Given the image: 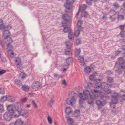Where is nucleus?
I'll use <instances>...</instances> for the list:
<instances>
[{
  "label": "nucleus",
  "mask_w": 125,
  "mask_h": 125,
  "mask_svg": "<svg viewBox=\"0 0 125 125\" xmlns=\"http://www.w3.org/2000/svg\"><path fill=\"white\" fill-rule=\"evenodd\" d=\"M8 112H6L4 115V119L7 121H10L12 118V115L14 116L15 106L9 105L7 106Z\"/></svg>",
  "instance_id": "1"
},
{
  "label": "nucleus",
  "mask_w": 125,
  "mask_h": 125,
  "mask_svg": "<svg viewBox=\"0 0 125 125\" xmlns=\"http://www.w3.org/2000/svg\"><path fill=\"white\" fill-rule=\"evenodd\" d=\"M7 30H4L3 32V37L7 44H11L13 41L11 38L9 36L10 35V33L9 31V28L7 29Z\"/></svg>",
  "instance_id": "2"
},
{
  "label": "nucleus",
  "mask_w": 125,
  "mask_h": 125,
  "mask_svg": "<svg viewBox=\"0 0 125 125\" xmlns=\"http://www.w3.org/2000/svg\"><path fill=\"white\" fill-rule=\"evenodd\" d=\"M83 94L81 93H79L78 94L79 97L82 99H87L90 94L89 91L88 90H84L83 91Z\"/></svg>",
  "instance_id": "3"
},
{
  "label": "nucleus",
  "mask_w": 125,
  "mask_h": 125,
  "mask_svg": "<svg viewBox=\"0 0 125 125\" xmlns=\"http://www.w3.org/2000/svg\"><path fill=\"white\" fill-rule=\"evenodd\" d=\"M11 44H7L6 46L8 56L12 58H13L14 57V53L13 52V47Z\"/></svg>",
  "instance_id": "4"
},
{
  "label": "nucleus",
  "mask_w": 125,
  "mask_h": 125,
  "mask_svg": "<svg viewBox=\"0 0 125 125\" xmlns=\"http://www.w3.org/2000/svg\"><path fill=\"white\" fill-rule=\"evenodd\" d=\"M119 95L117 93H115L112 95V103L110 104L111 106L112 104H116L118 102V97Z\"/></svg>",
  "instance_id": "5"
},
{
  "label": "nucleus",
  "mask_w": 125,
  "mask_h": 125,
  "mask_svg": "<svg viewBox=\"0 0 125 125\" xmlns=\"http://www.w3.org/2000/svg\"><path fill=\"white\" fill-rule=\"evenodd\" d=\"M74 2V0H67L66 2L64 4L66 9H70L72 8V4Z\"/></svg>",
  "instance_id": "6"
},
{
  "label": "nucleus",
  "mask_w": 125,
  "mask_h": 125,
  "mask_svg": "<svg viewBox=\"0 0 125 125\" xmlns=\"http://www.w3.org/2000/svg\"><path fill=\"white\" fill-rule=\"evenodd\" d=\"M15 61L17 68L19 69H22L23 68L22 64L21 59L19 58H17Z\"/></svg>",
  "instance_id": "7"
},
{
  "label": "nucleus",
  "mask_w": 125,
  "mask_h": 125,
  "mask_svg": "<svg viewBox=\"0 0 125 125\" xmlns=\"http://www.w3.org/2000/svg\"><path fill=\"white\" fill-rule=\"evenodd\" d=\"M76 100L74 96H72L71 98L67 99L66 102V103L69 105H73L75 102Z\"/></svg>",
  "instance_id": "8"
},
{
  "label": "nucleus",
  "mask_w": 125,
  "mask_h": 125,
  "mask_svg": "<svg viewBox=\"0 0 125 125\" xmlns=\"http://www.w3.org/2000/svg\"><path fill=\"white\" fill-rule=\"evenodd\" d=\"M15 107V111H14V117L17 118L20 116V115H22L23 114H24V112H26L25 110L24 109H22L21 111H19L18 109H16V106Z\"/></svg>",
  "instance_id": "9"
},
{
  "label": "nucleus",
  "mask_w": 125,
  "mask_h": 125,
  "mask_svg": "<svg viewBox=\"0 0 125 125\" xmlns=\"http://www.w3.org/2000/svg\"><path fill=\"white\" fill-rule=\"evenodd\" d=\"M91 92L92 94H90L89 96L91 99H95L96 98V95L94 93H96L100 92L99 90H91Z\"/></svg>",
  "instance_id": "10"
},
{
  "label": "nucleus",
  "mask_w": 125,
  "mask_h": 125,
  "mask_svg": "<svg viewBox=\"0 0 125 125\" xmlns=\"http://www.w3.org/2000/svg\"><path fill=\"white\" fill-rule=\"evenodd\" d=\"M106 103L105 101H104L103 102L100 100H96V104L98 107V108L99 109H101L102 107L104 106Z\"/></svg>",
  "instance_id": "11"
},
{
  "label": "nucleus",
  "mask_w": 125,
  "mask_h": 125,
  "mask_svg": "<svg viewBox=\"0 0 125 125\" xmlns=\"http://www.w3.org/2000/svg\"><path fill=\"white\" fill-rule=\"evenodd\" d=\"M3 98H5L4 100H7L11 102H14L15 100V98L12 96H9L8 97L4 96L2 97L1 99Z\"/></svg>",
  "instance_id": "12"
},
{
  "label": "nucleus",
  "mask_w": 125,
  "mask_h": 125,
  "mask_svg": "<svg viewBox=\"0 0 125 125\" xmlns=\"http://www.w3.org/2000/svg\"><path fill=\"white\" fill-rule=\"evenodd\" d=\"M99 89H107L108 88V84L106 82H103L101 83L100 86H98Z\"/></svg>",
  "instance_id": "13"
},
{
  "label": "nucleus",
  "mask_w": 125,
  "mask_h": 125,
  "mask_svg": "<svg viewBox=\"0 0 125 125\" xmlns=\"http://www.w3.org/2000/svg\"><path fill=\"white\" fill-rule=\"evenodd\" d=\"M62 18L64 21H70L71 20L72 17L66 14H64L62 16Z\"/></svg>",
  "instance_id": "14"
},
{
  "label": "nucleus",
  "mask_w": 125,
  "mask_h": 125,
  "mask_svg": "<svg viewBox=\"0 0 125 125\" xmlns=\"http://www.w3.org/2000/svg\"><path fill=\"white\" fill-rule=\"evenodd\" d=\"M78 60H79V62L80 63H83V64H81L82 66H85L86 64L84 62V58L83 56H79Z\"/></svg>",
  "instance_id": "15"
},
{
  "label": "nucleus",
  "mask_w": 125,
  "mask_h": 125,
  "mask_svg": "<svg viewBox=\"0 0 125 125\" xmlns=\"http://www.w3.org/2000/svg\"><path fill=\"white\" fill-rule=\"evenodd\" d=\"M73 59L71 57L67 58L66 60V66H68L70 65V64L72 62Z\"/></svg>",
  "instance_id": "16"
},
{
  "label": "nucleus",
  "mask_w": 125,
  "mask_h": 125,
  "mask_svg": "<svg viewBox=\"0 0 125 125\" xmlns=\"http://www.w3.org/2000/svg\"><path fill=\"white\" fill-rule=\"evenodd\" d=\"M11 28V26L10 25H8L6 27L4 25V24L2 23L0 25V29H5L6 30L7 29L9 28L10 29Z\"/></svg>",
  "instance_id": "17"
},
{
  "label": "nucleus",
  "mask_w": 125,
  "mask_h": 125,
  "mask_svg": "<svg viewBox=\"0 0 125 125\" xmlns=\"http://www.w3.org/2000/svg\"><path fill=\"white\" fill-rule=\"evenodd\" d=\"M63 31L64 33H69L72 31V30L69 26L65 27L63 29Z\"/></svg>",
  "instance_id": "18"
},
{
  "label": "nucleus",
  "mask_w": 125,
  "mask_h": 125,
  "mask_svg": "<svg viewBox=\"0 0 125 125\" xmlns=\"http://www.w3.org/2000/svg\"><path fill=\"white\" fill-rule=\"evenodd\" d=\"M14 123L16 125H24V122L21 119L17 120Z\"/></svg>",
  "instance_id": "19"
},
{
  "label": "nucleus",
  "mask_w": 125,
  "mask_h": 125,
  "mask_svg": "<svg viewBox=\"0 0 125 125\" xmlns=\"http://www.w3.org/2000/svg\"><path fill=\"white\" fill-rule=\"evenodd\" d=\"M95 83L96 89H99V87H98V86H100L101 83L100 82V79H96L94 81Z\"/></svg>",
  "instance_id": "20"
},
{
  "label": "nucleus",
  "mask_w": 125,
  "mask_h": 125,
  "mask_svg": "<svg viewBox=\"0 0 125 125\" xmlns=\"http://www.w3.org/2000/svg\"><path fill=\"white\" fill-rule=\"evenodd\" d=\"M15 83L19 87H21L22 86V84L21 82L18 79H16L14 81Z\"/></svg>",
  "instance_id": "21"
},
{
  "label": "nucleus",
  "mask_w": 125,
  "mask_h": 125,
  "mask_svg": "<svg viewBox=\"0 0 125 125\" xmlns=\"http://www.w3.org/2000/svg\"><path fill=\"white\" fill-rule=\"evenodd\" d=\"M80 115V111L79 110H76L73 114V116L75 117H78Z\"/></svg>",
  "instance_id": "22"
},
{
  "label": "nucleus",
  "mask_w": 125,
  "mask_h": 125,
  "mask_svg": "<svg viewBox=\"0 0 125 125\" xmlns=\"http://www.w3.org/2000/svg\"><path fill=\"white\" fill-rule=\"evenodd\" d=\"M87 7V6L86 5L83 4L81 6H80L79 9L80 10H81L82 12H84Z\"/></svg>",
  "instance_id": "23"
},
{
  "label": "nucleus",
  "mask_w": 125,
  "mask_h": 125,
  "mask_svg": "<svg viewBox=\"0 0 125 125\" xmlns=\"http://www.w3.org/2000/svg\"><path fill=\"white\" fill-rule=\"evenodd\" d=\"M121 59V60L119 62L120 65L121 66V68L125 69V63L123 62V60L121 58H119V59Z\"/></svg>",
  "instance_id": "24"
},
{
  "label": "nucleus",
  "mask_w": 125,
  "mask_h": 125,
  "mask_svg": "<svg viewBox=\"0 0 125 125\" xmlns=\"http://www.w3.org/2000/svg\"><path fill=\"white\" fill-rule=\"evenodd\" d=\"M74 35L72 31L69 33L68 35V39L70 40H73L74 39Z\"/></svg>",
  "instance_id": "25"
},
{
  "label": "nucleus",
  "mask_w": 125,
  "mask_h": 125,
  "mask_svg": "<svg viewBox=\"0 0 125 125\" xmlns=\"http://www.w3.org/2000/svg\"><path fill=\"white\" fill-rule=\"evenodd\" d=\"M66 48L68 49H71L72 46V43L69 41H66L65 42Z\"/></svg>",
  "instance_id": "26"
},
{
  "label": "nucleus",
  "mask_w": 125,
  "mask_h": 125,
  "mask_svg": "<svg viewBox=\"0 0 125 125\" xmlns=\"http://www.w3.org/2000/svg\"><path fill=\"white\" fill-rule=\"evenodd\" d=\"M67 122L68 123L69 125H73V120L71 118H68Z\"/></svg>",
  "instance_id": "27"
},
{
  "label": "nucleus",
  "mask_w": 125,
  "mask_h": 125,
  "mask_svg": "<svg viewBox=\"0 0 125 125\" xmlns=\"http://www.w3.org/2000/svg\"><path fill=\"white\" fill-rule=\"evenodd\" d=\"M107 82L109 83H112L114 80V78L108 76L106 77Z\"/></svg>",
  "instance_id": "28"
},
{
  "label": "nucleus",
  "mask_w": 125,
  "mask_h": 125,
  "mask_svg": "<svg viewBox=\"0 0 125 125\" xmlns=\"http://www.w3.org/2000/svg\"><path fill=\"white\" fill-rule=\"evenodd\" d=\"M70 22V21H63L62 22V27H68L69 25L68 24V23Z\"/></svg>",
  "instance_id": "29"
},
{
  "label": "nucleus",
  "mask_w": 125,
  "mask_h": 125,
  "mask_svg": "<svg viewBox=\"0 0 125 125\" xmlns=\"http://www.w3.org/2000/svg\"><path fill=\"white\" fill-rule=\"evenodd\" d=\"M72 110L69 107H67L65 110V112L68 115H69L71 112Z\"/></svg>",
  "instance_id": "30"
},
{
  "label": "nucleus",
  "mask_w": 125,
  "mask_h": 125,
  "mask_svg": "<svg viewBox=\"0 0 125 125\" xmlns=\"http://www.w3.org/2000/svg\"><path fill=\"white\" fill-rule=\"evenodd\" d=\"M91 71V69L90 67L87 66L84 69L85 72L87 73H90Z\"/></svg>",
  "instance_id": "31"
},
{
  "label": "nucleus",
  "mask_w": 125,
  "mask_h": 125,
  "mask_svg": "<svg viewBox=\"0 0 125 125\" xmlns=\"http://www.w3.org/2000/svg\"><path fill=\"white\" fill-rule=\"evenodd\" d=\"M27 75L24 72H21L19 76L21 77V78L24 79L26 77Z\"/></svg>",
  "instance_id": "32"
},
{
  "label": "nucleus",
  "mask_w": 125,
  "mask_h": 125,
  "mask_svg": "<svg viewBox=\"0 0 125 125\" xmlns=\"http://www.w3.org/2000/svg\"><path fill=\"white\" fill-rule=\"evenodd\" d=\"M22 87L23 90L25 91H28L29 89V87L28 86L25 85H22Z\"/></svg>",
  "instance_id": "33"
},
{
  "label": "nucleus",
  "mask_w": 125,
  "mask_h": 125,
  "mask_svg": "<svg viewBox=\"0 0 125 125\" xmlns=\"http://www.w3.org/2000/svg\"><path fill=\"white\" fill-rule=\"evenodd\" d=\"M54 103V100H50L48 103V106L49 107H51L53 105Z\"/></svg>",
  "instance_id": "34"
},
{
  "label": "nucleus",
  "mask_w": 125,
  "mask_h": 125,
  "mask_svg": "<svg viewBox=\"0 0 125 125\" xmlns=\"http://www.w3.org/2000/svg\"><path fill=\"white\" fill-rule=\"evenodd\" d=\"M81 52V51L80 49H76L75 52V53L76 56H78Z\"/></svg>",
  "instance_id": "35"
},
{
  "label": "nucleus",
  "mask_w": 125,
  "mask_h": 125,
  "mask_svg": "<svg viewBox=\"0 0 125 125\" xmlns=\"http://www.w3.org/2000/svg\"><path fill=\"white\" fill-rule=\"evenodd\" d=\"M35 83L36 84L35 86L37 88H41L42 85L40 84L39 82L37 81L35 82Z\"/></svg>",
  "instance_id": "36"
},
{
  "label": "nucleus",
  "mask_w": 125,
  "mask_h": 125,
  "mask_svg": "<svg viewBox=\"0 0 125 125\" xmlns=\"http://www.w3.org/2000/svg\"><path fill=\"white\" fill-rule=\"evenodd\" d=\"M95 75H92L89 76V78L90 80L94 81L95 80Z\"/></svg>",
  "instance_id": "37"
},
{
  "label": "nucleus",
  "mask_w": 125,
  "mask_h": 125,
  "mask_svg": "<svg viewBox=\"0 0 125 125\" xmlns=\"http://www.w3.org/2000/svg\"><path fill=\"white\" fill-rule=\"evenodd\" d=\"M54 77L55 79L58 80L61 77V76L58 74L55 73L54 75Z\"/></svg>",
  "instance_id": "38"
},
{
  "label": "nucleus",
  "mask_w": 125,
  "mask_h": 125,
  "mask_svg": "<svg viewBox=\"0 0 125 125\" xmlns=\"http://www.w3.org/2000/svg\"><path fill=\"white\" fill-rule=\"evenodd\" d=\"M69 49H66L65 51V54L66 55H68L71 54L72 53V52Z\"/></svg>",
  "instance_id": "39"
},
{
  "label": "nucleus",
  "mask_w": 125,
  "mask_h": 125,
  "mask_svg": "<svg viewBox=\"0 0 125 125\" xmlns=\"http://www.w3.org/2000/svg\"><path fill=\"white\" fill-rule=\"evenodd\" d=\"M83 22L82 21L79 20L77 22V27L81 26V25H82Z\"/></svg>",
  "instance_id": "40"
},
{
  "label": "nucleus",
  "mask_w": 125,
  "mask_h": 125,
  "mask_svg": "<svg viewBox=\"0 0 125 125\" xmlns=\"http://www.w3.org/2000/svg\"><path fill=\"white\" fill-rule=\"evenodd\" d=\"M48 96L49 98L51 100H53V99L54 98V95L52 94H48Z\"/></svg>",
  "instance_id": "41"
},
{
  "label": "nucleus",
  "mask_w": 125,
  "mask_h": 125,
  "mask_svg": "<svg viewBox=\"0 0 125 125\" xmlns=\"http://www.w3.org/2000/svg\"><path fill=\"white\" fill-rule=\"evenodd\" d=\"M47 119V120H48V121L49 123L50 124H52V121L51 118L50 117V116H49L48 117Z\"/></svg>",
  "instance_id": "42"
},
{
  "label": "nucleus",
  "mask_w": 125,
  "mask_h": 125,
  "mask_svg": "<svg viewBox=\"0 0 125 125\" xmlns=\"http://www.w3.org/2000/svg\"><path fill=\"white\" fill-rule=\"evenodd\" d=\"M113 6L115 9L118 8L119 7V4L117 3H116L114 4Z\"/></svg>",
  "instance_id": "43"
},
{
  "label": "nucleus",
  "mask_w": 125,
  "mask_h": 125,
  "mask_svg": "<svg viewBox=\"0 0 125 125\" xmlns=\"http://www.w3.org/2000/svg\"><path fill=\"white\" fill-rule=\"evenodd\" d=\"M80 98V99L79 100V103L80 104H82L84 103V100H86V99H84L81 98Z\"/></svg>",
  "instance_id": "44"
},
{
  "label": "nucleus",
  "mask_w": 125,
  "mask_h": 125,
  "mask_svg": "<svg viewBox=\"0 0 125 125\" xmlns=\"http://www.w3.org/2000/svg\"><path fill=\"white\" fill-rule=\"evenodd\" d=\"M5 93V91L3 88H0V94H3Z\"/></svg>",
  "instance_id": "45"
},
{
  "label": "nucleus",
  "mask_w": 125,
  "mask_h": 125,
  "mask_svg": "<svg viewBox=\"0 0 125 125\" xmlns=\"http://www.w3.org/2000/svg\"><path fill=\"white\" fill-rule=\"evenodd\" d=\"M72 11L73 10H72V8H71V9H66L65 10V12L66 13H69L72 12Z\"/></svg>",
  "instance_id": "46"
},
{
  "label": "nucleus",
  "mask_w": 125,
  "mask_h": 125,
  "mask_svg": "<svg viewBox=\"0 0 125 125\" xmlns=\"http://www.w3.org/2000/svg\"><path fill=\"white\" fill-rule=\"evenodd\" d=\"M80 33V31L79 30H77L75 32V35L76 37L78 36Z\"/></svg>",
  "instance_id": "47"
},
{
  "label": "nucleus",
  "mask_w": 125,
  "mask_h": 125,
  "mask_svg": "<svg viewBox=\"0 0 125 125\" xmlns=\"http://www.w3.org/2000/svg\"><path fill=\"white\" fill-rule=\"evenodd\" d=\"M4 111L3 105L0 104V113L3 112Z\"/></svg>",
  "instance_id": "48"
},
{
  "label": "nucleus",
  "mask_w": 125,
  "mask_h": 125,
  "mask_svg": "<svg viewBox=\"0 0 125 125\" xmlns=\"http://www.w3.org/2000/svg\"><path fill=\"white\" fill-rule=\"evenodd\" d=\"M88 103L90 105H93V100L91 99L89 100L88 101Z\"/></svg>",
  "instance_id": "49"
},
{
  "label": "nucleus",
  "mask_w": 125,
  "mask_h": 125,
  "mask_svg": "<svg viewBox=\"0 0 125 125\" xmlns=\"http://www.w3.org/2000/svg\"><path fill=\"white\" fill-rule=\"evenodd\" d=\"M120 34L122 37L125 36V32L124 31H122L120 33Z\"/></svg>",
  "instance_id": "50"
},
{
  "label": "nucleus",
  "mask_w": 125,
  "mask_h": 125,
  "mask_svg": "<svg viewBox=\"0 0 125 125\" xmlns=\"http://www.w3.org/2000/svg\"><path fill=\"white\" fill-rule=\"evenodd\" d=\"M78 30H79V31L80 32V31H83V28L81 26H79L77 27V29Z\"/></svg>",
  "instance_id": "51"
},
{
  "label": "nucleus",
  "mask_w": 125,
  "mask_h": 125,
  "mask_svg": "<svg viewBox=\"0 0 125 125\" xmlns=\"http://www.w3.org/2000/svg\"><path fill=\"white\" fill-rule=\"evenodd\" d=\"M92 0H87L86 3L89 5H91L92 4Z\"/></svg>",
  "instance_id": "52"
},
{
  "label": "nucleus",
  "mask_w": 125,
  "mask_h": 125,
  "mask_svg": "<svg viewBox=\"0 0 125 125\" xmlns=\"http://www.w3.org/2000/svg\"><path fill=\"white\" fill-rule=\"evenodd\" d=\"M118 20H121V19H123L124 18V16L122 15H120L118 16Z\"/></svg>",
  "instance_id": "53"
},
{
  "label": "nucleus",
  "mask_w": 125,
  "mask_h": 125,
  "mask_svg": "<svg viewBox=\"0 0 125 125\" xmlns=\"http://www.w3.org/2000/svg\"><path fill=\"white\" fill-rule=\"evenodd\" d=\"M84 13H83V15L82 16L84 17H87L88 15V13L86 12H84Z\"/></svg>",
  "instance_id": "54"
},
{
  "label": "nucleus",
  "mask_w": 125,
  "mask_h": 125,
  "mask_svg": "<svg viewBox=\"0 0 125 125\" xmlns=\"http://www.w3.org/2000/svg\"><path fill=\"white\" fill-rule=\"evenodd\" d=\"M32 103L33 105V106L34 107H35V108L37 107V106L34 100H32Z\"/></svg>",
  "instance_id": "55"
},
{
  "label": "nucleus",
  "mask_w": 125,
  "mask_h": 125,
  "mask_svg": "<svg viewBox=\"0 0 125 125\" xmlns=\"http://www.w3.org/2000/svg\"><path fill=\"white\" fill-rule=\"evenodd\" d=\"M24 114H23L21 115L24 117L25 118H27L28 116V115L27 114H26V112H24Z\"/></svg>",
  "instance_id": "56"
},
{
  "label": "nucleus",
  "mask_w": 125,
  "mask_h": 125,
  "mask_svg": "<svg viewBox=\"0 0 125 125\" xmlns=\"http://www.w3.org/2000/svg\"><path fill=\"white\" fill-rule=\"evenodd\" d=\"M76 41L77 44H80L81 40L80 39H78L76 40Z\"/></svg>",
  "instance_id": "57"
},
{
  "label": "nucleus",
  "mask_w": 125,
  "mask_h": 125,
  "mask_svg": "<svg viewBox=\"0 0 125 125\" xmlns=\"http://www.w3.org/2000/svg\"><path fill=\"white\" fill-rule=\"evenodd\" d=\"M87 85H88V86L89 87H91L93 86V84H92L90 82H88L87 83Z\"/></svg>",
  "instance_id": "58"
},
{
  "label": "nucleus",
  "mask_w": 125,
  "mask_h": 125,
  "mask_svg": "<svg viewBox=\"0 0 125 125\" xmlns=\"http://www.w3.org/2000/svg\"><path fill=\"white\" fill-rule=\"evenodd\" d=\"M27 98L26 97H25L24 98L21 99V101L23 103L25 102L27 100Z\"/></svg>",
  "instance_id": "59"
},
{
  "label": "nucleus",
  "mask_w": 125,
  "mask_h": 125,
  "mask_svg": "<svg viewBox=\"0 0 125 125\" xmlns=\"http://www.w3.org/2000/svg\"><path fill=\"white\" fill-rule=\"evenodd\" d=\"M106 73L107 75H109L112 74V72L111 71H108L106 72Z\"/></svg>",
  "instance_id": "60"
},
{
  "label": "nucleus",
  "mask_w": 125,
  "mask_h": 125,
  "mask_svg": "<svg viewBox=\"0 0 125 125\" xmlns=\"http://www.w3.org/2000/svg\"><path fill=\"white\" fill-rule=\"evenodd\" d=\"M111 91L110 90H108L107 91L105 92V93H106L107 94H111Z\"/></svg>",
  "instance_id": "61"
},
{
  "label": "nucleus",
  "mask_w": 125,
  "mask_h": 125,
  "mask_svg": "<svg viewBox=\"0 0 125 125\" xmlns=\"http://www.w3.org/2000/svg\"><path fill=\"white\" fill-rule=\"evenodd\" d=\"M6 72V71L5 70H2L0 71V75H1Z\"/></svg>",
  "instance_id": "62"
},
{
  "label": "nucleus",
  "mask_w": 125,
  "mask_h": 125,
  "mask_svg": "<svg viewBox=\"0 0 125 125\" xmlns=\"http://www.w3.org/2000/svg\"><path fill=\"white\" fill-rule=\"evenodd\" d=\"M125 28V26L124 25H121L119 26V28L121 30L124 29Z\"/></svg>",
  "instance_id": "63"
},
{
  "label": "nucleus",
  "mask_w": 125,
  "mask_h": 125,
  "mask_svg": "<svg viewBox=\"0 0 125 125\" xmlns=\"http://www.w3.org/2000/svg\"><path fill=\"white\" fill-rule=\"evenodd\" d=\"M62 83L63 84L65 85L67 84L66 82V81L65 79H64L62 80Z\"/></svg>",
  "instance_id": "64"
}]
</instances>
